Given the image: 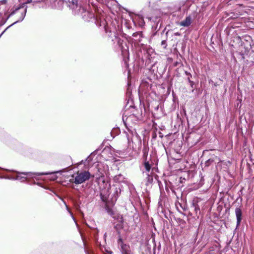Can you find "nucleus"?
Returning a JSON list of instances; mask_svg holds the SVG:
<instances>
[{"mask_svg":"<svg viewBox=\"0 0 254 254\" xmlns=\"http://www.w3.org/2000/svg\"><path fill=\"white\" fill-rule=\"evenodd\" d=\"M175 36H180V34L179 32H176L174 34Z\"/></svg>","mask_w":254,"mask_h":254,"instance_id":"nucleus-13","label":"nucleus"},{"mask_svg":"<svg viewBox=\"0 0 254 254\" xmlns=\"http://www.w3.org/2000/svg\"><path fill=\"white\" fill-rule=\"evenodd\" d=\"M148 150L149 148L148 147H144L143 149V158H144V160H146Z\"/></svg>","mask_w":254,"mask_h":254,"instance_id":"nucleus-7","label":"nucleus"},{"mask_svg":"<svg viewBox=\"0 0 254 254\" xmlns=\"http://www.w3.org/2000/svg\"><path fill=\"white\" fill-rule=\"evenodd\" d=\"M191 23V18L190 16H188L186 18V19L181 21L180 23V25L184 26V27H188L190 26Z\"/></svg>","mask_w":254,"mask_h":254,"instance_id":"nucleus-5","label":"nucleus"},{"mask_svg":"<svg viewBox=\"0 0 254 254\" xmlns=\"http://www.w3.org/2000/svg\"><path fill=\"white\" fill-rule=\"evenodd\" d=\"M235 214L237 218V225L239 226L242 219V211L240 208L237 207L235 209Z\"/></svg>","mask_w":254,"mask_h":254,"instance_id":"nucleus-4","label":"nucleus"},{"mask_svg":"<svg viewBox=\"0 0 254 254\" xmlns=\"http://www.w3.org/2000/svg\"><path fill=\"white\" fill-rule=\"evenodd\" d=\"M24 175H28V174H30V173H23Z\"/></svg>","mask_w":254,"mask_h":254,"instance_id":"nucleus-15","label":"nucleus"},{"mask_svg":"<svg viewBox=\"0 0 254 254\" xmlns=\"http://www.w3.org/2000/svg\"><path fill=\"white\" fill-rule=\"evenodd\" d=\"M133 137V138H130L129 136H127L128 145V146L131 147L133 150H135L137 145L140 146L141 145V141L137 135Z\"/></svg>","mask_w":254,"mask_h":254,"instance_id":"nucleus-2","label":"nucleus"},{"mask_svg":"<svg viewBox=\"0 0 254 254\" xmlns=\"http://www.w3.org/2000/svg\"><path fill=\"white\" fill-rule=\"evenodd\" d=\"M122 227H123L122 225H121V226H119V227H120V228H122Z\"/></svg>","mask_w":254,"mask_h":254,"instance_id":"nucleus-17","label":"nucleus"},{"mask_svg":"<svg viewBox=\"0 0 254 254\" xmlns=\"http://www.w3.org/2000/svg\"><path fill=\"white\" fill-rule=\"evenodd\" d=\"M69 6L72 9H75L78 7L77 1L71 0L69 1Z\"/></svg>","mask_w":254,"mask_h":254,"instance_id":"nucleus-6","label":"nucleus"},{"mask_svg":"<svg viewBox=\"0 0 254 254\" xmlns=\"http://www.w3.org/2000/svg\"><path fill=\"white\" fill-rule=\"evenodd\" d=\"M144 167H145L146 171L148 173H149L150 170V169H151V166L150 165L148 161H147L146 160H144Z\"/></svg>","mask_w":254,"mask_h":254,"instance_id":"nucleus-8","label":"nucleus"},{"mask_svg":"<svg viewBox=\"0 0 254 254\" xmlns=\"http://www.w3.org/2000/svg\"><path fill=\"white\" fill-rule=\"evenodd\" d=\"M210 160H208V161L206 162V163H208V162H210Z\"/></svg>","mask_w":254,"mask_h":254,"instance_id":"nucleus-16","label":"nucleus"},{"mask_svg":"<svg viewBox=\"0 0 254 254\" xmlns=\"http://www.w3.org/2000/svg\"><path fill=\"white\" fill-rule=\"evenodd\" d=\"M7 0H1L0 1V3L2 4H6L7 3Z\"/></svg>","mask_w":254,"mask_h":254,"instance_id":"nucleus-11","label":"nucleus"},{"mask_svg":"<svg viewBox=\"0 0 254 254\" xmlns=\"http://www.w3.org/2000/svg\"><path fill=\"white\" fill-rule=\"evenodd\" d=\"M90 176V173L88 171H78L72 175V179H70V182L75 184H80L88 180Z\"/></svg>","mask_w":254,"mask_h":254,"instance_id":"nucleus-1","label":"nucleus"},{"mask_svg":"<svg viewBox=\"0 0 254 254\" xmlns=\"http://www.w3.org/2000/svg\"><path fill=\"white\" fill-rule=\"evenodd\" d=\"M161 45L164 47V48L165 49L167 47V43L166 40H163L161 42Z\"/></svg>","mask_w":254,"mask_h":254,"instance_id":"nucleus-9","label":"nucleus"},{"mask_svg":"<svg viewBox=\"0 0 254 254\" xmlns=\"http://www.w3.org/2000/svg\"><path fill=\"white\" fill-rule=\"evenodd\" d=\"M147 178H148V181L149 182H151L153 180L152 177L149 175L148 173L147 174Z\"/></svg>","mask_w":254,"mask_h":254,"instance_id":"nucleus-10","label":"nucleus"},{"mask_svg":"<svg viewBox=\"0 0 254 254\" xmlns=\"http://www.w3.org/2000/svg\"><path fill=\"white\" fill-rule=\"evenodd\" d=\"M119 244L121 246L123 254H130L131 251L129 245L124 244L121 239L119 240Z\"/></svg>","mask_w":254,"mask_h":254,"instance_id":"nucleus-3","label":"nucleus"},{"mask_svg":"<svg viewBox=\"0 0 254 254\" xmlns=\"http://www.w3.org/2000/svg\"><path fill=\"white\" fill-rule=\"evenodd\" d=\"M107 254H112V252L110 251H107Z\"/></svg>","mask_w":254,"mask_h":254,"instance_id":"nucleus-14","label":"nucleus"},{"mask_svg":"<svg viewBox=\"0 0 254 254\" xmlns=\"http://www.w3.org/2000/svg\"><path fill=\"white\" fill-rule=\"evenodd\" d=\"M50 173H41L40 175H48V174H50Z\"/></svg>","mask_w":254,"mask_h":254,"instance_id":"nucleus-12","label":"nucleus"}]
</instances>
